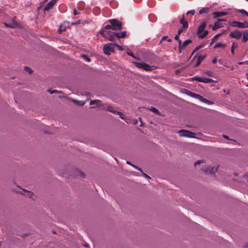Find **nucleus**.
I'll return each instance as SVG.
<instances>
[{
	"mask_svg": "<svg viewBox=\"0 0 248 248\" xmlns=\"http://www.w3.org/2000/svg\"><path fill=\"white\" fill-rule=\"evenodd\" d=\"M237 11L242 15H246L248 16V13L246 10L244 9H239Z\"/></svg>",
	"mask_w": 248,
	"mask_h": 248,
	"instance_id": "nucleus-29",
	"label": "nucleus"
},
{
	"mask_svg": "<svg viewBox=\"0 0 248 248\" xmlns=\"http://www.w3.org/2000/svg\"><path fill=\"white\" fill-rule=\"evenodd\" d=\"M213 81H214V80L212 79V78H203L202 82L209 83V82H213Z\"/></svg>",
	"mask_w": 248,
	"mask_h": 248,
	"instance_id": "nucleus-27",
	"label": "nucleus"
},
{
	"mask_svg": "<svg viewBox=\"0 0 248 248\" xmlns=\"http://www.w3.org/2000/svg\"><path fill=\"white\" fill-rule=\"evenodd\" d=\"M248 40V31H245L243 33V36L242 38V41L246 42Z\"/></svg>",
	"mask_w": 248,
	"mask_h": 248,
	"instance_id": "nucleus-24",
	"label": "nucleus"
},
{
	"mask_svg": "<svg viewBox=\"0 0 248 248\" xmlns=\"http://www.w3.org/2000/svg\"><path fill=\"white\" fill-rule=\"evenodd\" d=\"M3 24L4 25V26L7 28H10V25H9V24L8 23H7L6 22H4L3 23Z\"/></svg>",
	"mask_w": 248,
	"mask_h": 248,
	"instance_id": "nucleus-48",
	"label": "nucleus"
},
{
	"mask_svg": "<svg viewBox=\"0 0 248 248\" xmlns=\"http://www.w3.org/2000/svg\"><path fill=\"white\" fill-rule=\"evenodd\" d=\"M186 93L187 95H188L193 98L199 99V100H200L202 102H204L205 103L208 104L209 105H212L214 104V102L209 101V100H207V99L204 98L202 95H201L199 94H197L196 93H193L191 91H187V90Z\"/></svg>",
	"mask_w": 248,
	"mask_h": 248,
	"instance_id": "nucleus-3",
	"label": "nucleus"
},
{
	"mask_svg": "<svg viewBox=\"0 0 248 248\" xmlns=\"http://www.w3.org/2000/svg\"><path fill=\"white\" fill-rule=\"evenodd\" d=\"M132 166L134 168H135L136 170L142 172V170L139 167H138V166H135L133 164L132 165Z\"/></svg>",
	"mask_w": 248,
	"mask_h": 248,
	"instance_id": "nucleus-40",
	"label": "nucleus"
},
{
	"mask_svg": "<svg viewBox=\"0 0 248 248\" xmlns=\"http://www.w3.org/2000/svg\"><path fill=\"white\" fill-rule=\"evenodd\" d=\"M127 54L129 55V56H130L134 58H136L135 55H134V54L131 51H128L127 52Z\"/></svg>",
	"mask_w": 248,
	"mask_h": 248,
	"instance_id": "nucleus-39",
	"label": "nucleus"
},
{
	"mask_svg": "<svg viewBox=\"0 0 248 248\" xmlns=\"http://www.w3.org/2000/svg\"><path fill=\"white\" fill-rule=\"evenodd\" d=\"M179 35H176L174 37V39L175 40L178 41V42H179V41H181V40L179 39Z\"/></svg>",
	"mask_w": 248,
	"mask_h": 248,
	"instance_id": "nucleus-44",
	"label": "nucleus"
},
{
	"mask_svg": "<svg viewBox=\"0 0 248 248\" xmlns=\"http://www.w3.org/2000/svg\"><path fill=\"white\" fill-rule=\"evenodd\" d=\"M134 65H135L137 67L142 69L146 71H151L154 69V66H150L149 64H147L145 62H133Z\"/></svg>",
	"mask_w": 248,
	"mask_h": 248,
	"instance_id": "nucleus-5",
	"label": "nucleus"
},
{
	"mask_svg": "<svg viewBox=\"0 0 248 248\" xmlns=\"http://www.w3.org/2000/svg\"><path fill=\"white\" fill-rule=\"evenodd\" d=\"M108 30H113V27L111 24L110 25H107L104 27V30L107 31Z\"/></svg>",
	"mask_w": 248,
	"mask_h": 248,
	"instance_id": "nucleus-31",
	"label": "nucleus"
},
{
	"mask_svg": "<svg viewBox=\"0 0 248 248\" xmlns=\"http://www.w3.org/2000/svg\"><path fill=\"white\" fill-rule=\"evenodd\" d=\"M100 33L104 38L110 41H114L116 39V33L111 31L103 30Z\"/></svg>",
	"mask_w": 248,
	"mask_h": 248,
	"instance_id": "nucleus-4",
	"label": "nucleus"
},
{
	"mask_svg": "<svg viewBox=\"0 0 248 248\" xmlns=\"http://www.w3.org/2000/svg\"><path fill=\"white\" fill-rule=\"evenodd\" d=\"M203 78L199 77H195L193 78L192 80H196L199 82H203Z\"/></svg>",
	"mask_w": 248,
	"mask_h": 248,
	"instance_id": "nucleus-28",
	"label": "nucleus"
},
{
	"mask_svg": "<svg viewBox=\"0 0 248 248\" xmlns=\"http://www.w3.org/2000/svg\"><path fill=\"white\" fill-rule=\"evenodd\" d=\"M183 31V29H180L178 31V32H177V34L178 35H180V34L182 33V32Z\"/></svg>",
	"mask_w": 248,
	"mask_h": 248,
	"instance_id": "nucleus-46",
	"label": "nucleus"
},
{
	"mask_svg": "<svg viewBox=\"0 0 248 248\" xmlns=\"http://www.w3.org/2000/svg\"><path fill=\"white\" fill-rule=\"evenodd\" d=\"M202 47V46H198L194 50L193 52H195L196 51H197V50L199 49L200 48H201V47Z\"/></svg>",
	"mask_w": 248,
	"mask_h": 248,
	"instance_id": "nucleus-47",
	"label": "nucleus"
},
{
	"mask_svg": "<svg viewBox=\"0 0 248 248\" xmlns=\"http://www.w3.org/2000/svg\"><path fill=\"white\" fill-rule=\"evenodd\" d=\"M104 52L106 55H110V52H114V43H108L104 46Z\"/></svg>",
	"mask_w": 248,
	"mask_h": 248,
	"instance_id": "nucleus-7",
	"label": "nucleus"
},
{
	"mask_svg": "<svg viewBox=\"0 0 248 248\" xmlns=\"http://www.w3.org/2000/svg\"><path fill=\"white\" fill-rule=\"evenodd\" d=\"M237 46V45H236L235 47H236ZM234 47H235V44H232V47H231V52L232 54H234Z\"/></svg>",
	"mask_w": 248,
	"mask_h": 248,
	"instance_id": "nucleus-33",
	"label": "nucleus"
},
{
	"mask_svg": "<svg viewBox=\"0 0 248 248\" xmlns=\"http://www.w3.org/2000/svg\"><path fill=\"white\" fill-rule=\"evenodd\" d=\"M242 35V33L238 31H232L230 34V37L231 38H235L236 39H238L241 37Z\"/></svg>",
	"mask_w": 248,
	"mask_h": 248,
	"instance_id": "nucleus-13",
	"label": "nucleus"
},
{
	"mask_svg": "<svg viewBox=\"0 0 248 248\" xmlns=\"http://www.w3.org/2000/svg\"><path fill=\"white\" fill-rule=\"evenodd\" d=\"M180 23L182 24L183 28H187L188 26V22L185 20L184 15H183L182 18L180 19Z\"/></svg>",
	"mask_w": 248,
	"mask_h": 248,
	"instance_id": "nucleus-17",
	"label": "nucleus"
},
{
	"mask_svg": "<svg viewBox=\"0 0 248 248\" xmlns=\"http://www.w3.org/2000/svg\"><path fill=\"white\" fill-rule=\"evenodd\" d=\"M152 112L155 113H157L158 112V110L157 108H154V107H151V108L150 109Z\"/></svg>",
	"mask_w": 248,
	"mask_h": 248,
	"instance_id": "nucleus-35",
	"label": "nucleus"
},
{
	"mask_svg": "<svg viewBox=\"0 0 248 248\" xmlns=\"http://www.w3.org/2000/svg\"><path fill=\"white\" fill-rule=\"evenodd\" d=\"M226 20L224 18L218 19L217 20L215 23L214 26L212 27V30L215 31L217 29L223 27L224 24L223 22L226 21Z\"/></svg>",
	"mask_w": 248,
	"mask_h": 248,
	"instance_id": "nucleus-9",
	"label": "nucleus"
},
{
	"mask_svg": "<svg viewBox=\"0 0 248 248\" xmlns=\"http://www.w3.org/2000/svg\"><path fill=\"white\" fill-rule=\"evenodd\" d=\"M57 1V0H51L44 7V11L45 12L47 11H49L50 9H52L54 6V5L56 4Z\"/></svg>",
	"mask_w": 248,
	"mask_h": 248,
	"instance_id": "nucleus-12",
	"label": "nucleus"
},
{
	"mask_svg": "<svg viewBox=\"0 0 248 248\" xmlns=\"http://www.w3.org/2000/svg\"><path fill=\"white\" fill-rule=\"evenodd\" d=\"M81 57L88 62H91V59L85 54L81 55Z\"/></svg>",
	"mask_w": 248,
	"mask_h": 248,
	"instance_id": "nucleus-30",
	"label": "nucleus"
},
{
	"mask_svg": "<svg viewBox=\"0 0 248 248\" xmlns=\"http://www.w3.org/2000/svg\"><path fill=\"white\" fill-rule=\"evenodd\" d=\"M202 163V161H200V160H198L197 162H196L195 163V165L196 166V165H198V164H200V163Z\"/></svg>",
	"mask_w": 248,
	"mask_h": 248,
	"instance_id": "nucleus-49",
	"label": "nucleus"
},
{
	"mask_svg": "<svg viewBox=\"0 0 248 248\" xmlns=\"http://www.w3.org/2000/svg\"><path fill=\"white\" fill-rule=\"evenodd\" d=\"M15 17H14L11 23H9V25H10V28H16L18 26V24L16 21L15 20Z\"/></svg>",
	"mask_w": 248,
	"mask_h": 248,
	"instance_id": "nucleus-19",
	"label": "nucleus"
},
{
	"mask_svg": "<svg viewBox=\"0 0 248 248\" xmlns=\"http://www.w3.org/2000/svg\"><path fill=\"white\" fill-rule=\"evenodd\" d=\"M206 24L205 22H202L198 27L197 35L200 38L203 39L208 34V31H204Z\"/></svg>",
	"mask_w": 248,
	"mask_h": 248,
	"instance_id": "nucleus-1",
	"label": "nucleus"
},
{
	"mask_svg": "<svg viewBox=\"0 0 248 248\" xmlns=\"http://www.w3.org/2000/svg\"><path fill=\"white\" fill-rule=\"evenodd\" d=\"M66 30V28L65 27H63L62 25H61L59 27V30H58L57 32L61 34L62 33V32L65 31Z\"/></svg>",
	"mask_w": 248,
	"mask_h": 248,
	"instance_id": "nucleus-25",
	"label": "nucleus"
},
{
	"mask_svg": "<svg viewBox=\"0 0 248 248\" xmlns=\"http://www.w3.org/2000/svg\"><path fill=\"white\" fill-rule=\"evenodd\" d=\"M24 191V193L23 194L27 197H28L29 198H32L33 196V193L32 192L28 191V190H23Z\"/></svg>",
	"mask_w": 248,
	"mask_h": 248,
	"instance_id": "nucleus-20",
	"label": "nucleus"
},
{
	"mask_svg": "<svg viewBox=\"0 0 248 248\" xmlns=\"http://www.w3.org/2000/svg\"><path fill=\"white\" fill-rule=\"evenodd\" d=\"M248 64V61L238 62V64H239V65Z\"/></svg>",
	"mask_w": 248,
	"mask_h": 248,
	"instance_id": "nucleus-41",
	"label": "nucleus"
},
{
	"mask_svg": "<svg viewBox=\"0 0 248 248\" xmlns=\"http://www.w3.org/2000/svg\"><path fill=\"white\" fill-rule=\"evenodd\" d=\"M171 41V39H168V42H170Z\"/></svg>",
	"mask_w": 248,
	"mask_h": 248,
	"instance_id": "nucleus-58",
	"label": "nucleus"
},
{
	"mask_svg": "<svg viewBox=\"0 0 248 248\" xmlns=\"http://www.w3.org/2000/svg\"><path fill=\"white\" fill-rule=\"evenodd\" d=\"M78 172L81 177H83L84 176V174L82 173V172H81L80 171H78Z\"/></svg>",
	"mask_w": 248,
	"mask_h": 248,
	"instance_id": "nucleus-52",
	"label": "nucleus"
},
{
	"mask_svg": "<svg viewBox=\"0 0 248 248\" xmlns=\"http://www.w3.org/2000/svg\"><path fill=\"white\" fill-rule=\"evenodd\" d=\"M48 92L51 94H53L54 93H60V92L59 91L55 90L53 91H51V90H48Z\"/></svg>",
	"mask_w": 248,
	"mask_h": 248,
	"instance_id": "nucleus-36",
	"label": "nucleus"
},
{
	"mask_svg": "<svg viewBox=\"0 0 248 248\" xmlns=\"http://www.w3.org/2000/svg\"><path fill=\"white\" fill-rule=\"evenodd\" d=\"M79 13L78 12L76 9H74V15H79Z\"/></svg>",
	"mask_w": 248,
	"mask_h": 248,
	"instance_id": "nucleus-45",
	"label": "nucleus"
},
{
	"mask_svg": "<svg viewBox=\"0 0 248 248\" xmlns=\"http://www.w3.org/2000/svg\"><path fill=\"white\" fill-rule=\"evenodd\" d=\"M186 93L187 95H188L193 98L199 99V100H200L202 102H204L205 103L208 104L209 105H212L214 104V102L209 101V100H207V99L204 98L202 95H201L199 94H197L196 93H193L191 91H187V90Z\"/></svg>",
	"mask_w": 248,
	"mask_h": 248,
	"instance_id": "nucleus-2",
	"label": "nucleus"
},
{
	"mask_svg": "<svg viewBox=\"0 0 248 248\" xmlns=\"http://www.w3.org/2000/svg\"><path fill=\"white\" fill-rule=\"evenodd\" d=\"M225 46H226V44H224L221 43H219L216 44L214 47L215 48H217V47L225 48Z\"/></svg>",
	"mask_w": 248,
	"mask_h": 248,
	"instance_id": "nucleus-26",
	"label": "nucleus"
},
{
	"mask_svg": "<svg viewBox=\"0 0 248 248\" xmlns=\"http://www.w3.org/2000/svg\"><path fill=\"white\" fill-rule=\"evenodd\" d=\"M84 246H85V247H89V245H88V244H85V245H84Z\"/></svg>",
	"mask_w": 248,
	"mask_h": 248,
	"instance_id": "nucleus-57",
	"label": "nucleus"
},
{
	"mask_svg": "<svg viewBox=\"0 0 248 248\" xmlns=\"http://www.w3.org/2000/svg\"><path fill=\"white\" fill-rule=\"evenodd\" d=\"M143 175L145 177H146V178H151V177H150L149 176H148L147 174H145V173H143Z\"/></svg>",
	"mask_w": 248,
	"mask_h": 248,
	"instance_id": "nucleus-50",
	"label": "nucleus"
},
{
	"mask_svg": "<svg viewBox=\"0 0 248 248\" xmlns=\"http://www.w3.org/2000/svg\"><path fill=\"white\" fill-rule=\"evenodd\" d=\"M217 62V58H214V59H213V60H212V62H213V63H214V64H215V63H216Z\"/></svg>",
	"mask_w": 248,
	"mask_h": 248,
	"instance_id": "nucleus-51",
	"label": "nucleus"
},
{
	"mask_svg": "<svg viewBox=\"0 0 248 248\" xmlns=\"http://www.w3.org/2000/svg\"><path fill=\"white\" fill-rule=\"evenodd\" d=\"M206 57L205 55H200L198 57L196 64L194 65V67H198L201 63L202 61Z\"/></svg>",
	"mask_w": 248,
	"mask_h": 248,
	"instance_id": "nucleus-16",
	"label": "nucleus"
},
{
	"mask_svg": "<svg viewBox=\"0 0 248 248\" xmlns=\"http://www.w3.org/2000/svg\"><path fill=\"white\" fill-rule=\"evenodd\" d=\"M227 14L228 13L225 12H214L212 13L214 18L224 16Z\"/></svg>",
	"mask_w": 248,
	"mask_h": 248,
	"instance_id": "nucleus-14",
	"label": "nucleus"
},
{
	"mask_svg": "<svg viewBox=\"0 0 248 248\" xmlns=\"http://www.w3.org/2000/svg\"><path fill=\"white\" fill-rule=\"evenodd\" d=\"M167 36H163V37L162 38V41L164 40L165 39H166L167 38Z\"/></svg>",
	"mask_w": 248,
	"mask_h": 248,
	"instance_id": "nucleus-54",
	"label": "nucleus"
},
{
	"mask_svg": "<svg viewBox=\"0 0 248 248\" xmlns=\"http://www.w3.org/2000/svg\"><path fill=\"white\" fill-rule=\"evenodd\" d=\"M210 10V8L204 7V8H202L200 10L199 14H207L209 12Z\"/></svg>",
	"mask_w": 248,
	"mask_h": 248,
	"instance_id": "nucleus-21",
	"label": "nucleus"
},
{
	"mask_svg": "<svg viewBox=\"0 0 248 248\" xmlns=\"http://www.w3.org/2000/svg\"><path fill=\"white\" fill-rule=\"evenodd\" d=\"M108 110L110 111V112H111L113 113H117L120 116V118L124 119V117H123V114L121 112H119V111H117L115 110H114V108L111 106H109L108 107Z\"/></svg>",
	"mask_w": 248,
	"mask_h": 248,
	"instance_id": "nucleus-15",
	"label": "nucleus"
},
{
	"mask_svg": "<svg viewBox=\"0 0 248 248\" xmlns=\"http://www.w3.org/2000/svg\"><path fill=\"white\" fill-rule=\"evenodd\" d=\"M222 34H223V33L217 34L216 35H215V36L213 37V40H214V39H215L217 38L218 37L220 36V35H221Z\"/></svg>",
	"mask_w": 248,
	"mask_h": 248,
	"instance_id": "nucleus-42",
	"label": "nucleus"
},
{
	"mask_svg": "<svg viewBox=\"0 0 248 248\" xmlns=\"http://www.w3.org/2000/svg\"><path fill=\"white\" fill-rule=\"evenodd\" d=\"M74 101L76 104H78L79 105H80V106H83L84 105V104H85V103L83 102H79V101H77V100H74Z\"/></svg>",
	"mask_w": 248,
	"mask_h": 248,
	"instance_id": "nucleus-38",
	"label": "nucleus"
},
{
	"mask_svg": "<svg viewBox=\"0 0 248 248\" xmlns=\"http://www.w3.org/2000/svg\"><path fill=\"white\" fill-rule=\"evenodd\" d=\"M108 22L112 25L113 30H120L122 29L123 23L116 19H111Z\"/></svg>",
	"mask_w": 248,
	"mask_h": 248,
	"instance_id": "nucleus-6",
	"label": "nucleus"
},
{
	"mask_svg": "<svg viewBox=\"0 0 248 248\" xmlns=\"http://www.w3.org/2000/svg\"><path fill=\"white\" fill-rule=\"evenodd\" d=\"M115 48H117L119 50L122 51L123 50V47L117 44L114 43Z\"/></svg>",
	"mask_w": 248,
	"mask_h": 248,
	"instance_id": "nucleus-32",
	"label": "nucleus"
},
{
	"mask_svg": "<svg viewBox=\"0 0 248 248\" xmlns=\"http://www.w3.org/2000/svg\"><path fill=\"white\" fill-rule=\"evenodd\" d=\"M202 170L205 172H210V173L211 174H214L215 171H217V169H214V168H212L211 169H210V168H209L208 169H202Z\"/></svg>",
	"mask_w": 248,
	"mask_h": 248,
	"instance_id": "nucleus-22",
	"label": "nucleus"
},
{
	"mask_svg": "<svg viewBox=\"0 0 248 248\" xmlns=\"http://www.w3.org/2000/svg\"><path fill=\"white\" fill-rule=\"evenodd\" d=\"M192 41L190 39L185 41L183 43L181 41H179V52L181 53L182 49H183L186 46L191 43Z\"/></svg>",
	"mask_w": 248,
	"mask_h": 248,
	"instance_id": "nucleus-11",
	"label": "nucleus"
},
{
	"mask_svg": "<svg viewBox=\"0 0 248 248\" xmlns=\"http://www.w3.org/2000/svg\"><path fill=\"white\" fill-rule=\"evenodd\" d=\"M116 38L119 39L121 38H124L126 35V31H124L116 33Z\"/></svg>",
	"mask_w": 248,
	"mask_h": 248,
	"instance_id": "nucleus-18",
	"label": "nucleus"
},
{
	"mask_svg": "<svg viewBox=\"0 0 248 248\" xmlns=\"http://www.w3.org/2000/svg\"><path fill=\"white\" fill-rule=\"evenodd\" d=\"M126 163H127V164H129V165H131V166H132V165H133L132 164H131V163L129 161H126Z\"/></svg>",
	"mask_w": 248,
	"mask_h": 248,
	"instance_id": "nucleus-55",
	"label": "nucleus"
},
{
	"mask_svg": "<svg viewBox=\"0 0 248 248\" xmlns=\"http://www.w3.org/2000/svg\"><path fill=\"white\" fill-rule=\"evenodd\" d=\"M178 133L180 137H186L188 138H194V134L189 131L186 130H181L178 131Z\"/></svg>",
	"mask_w": 248,
	"mask_h": 248,
	"instance_id": "nucleus-10",
	"label": "nucleus"
},
{
	"mask_svg": "<svg viewBox=\"0 0 248 248\" xmlns=\"http://www.w3.org/2000/svg\"><path fill=\"white\" fill-rule=\"evenodd\" d=\"M90 105H96L98 106H101V101L99 100H91L90 103Z\"/></svg>",
	"mask_w": 248,
	"mask_h": 248,
	"instance_id": "nucleus-23",
	"label": "nucleus"
},
{
	"mask_svg": "<svg viewBox=\"0 0 248 248\" xmlns=\"http://www.w3.org/2000/svg\"><path fill=\"white\" fill-rule=\"evenodd\" d=\"M209 73H210V72H209V71H208V72H207L206 73V74L207 75H209Z\"/></svg>",
	"mask_w": 248,
	"mask_h": 248,
	"instance_id": "nucleus-56",
	"label": "nucleus"
},
{
	"mask_svg": "<svg viewBox=\"0 0 248 248\" xmlns=\"http://www.w3.org/2000/svg\"><path fill=\"white\" fill-rule=\"evenodd\" d=\"M223 137L225 139H227V140H228V139H229V137H228L227 136H226V135H223Z\"/></svg>",
	"mask_w": 248,
	"mask_h": 248,
	"instance_id": "nucleus-53",
	"label": "nucleus"
},
{
	"mask_svg": "<svg viewBox=\"0 0 248 248\" xmlns=\"http://www.w3.org/2000/svg\"><path fill=\"white\" fill-rule=\"evenodd\" d=\"M80 21L78 20L77 22H72L71 23V25H78V24H80Z\"/></svg>",
	"mask_w": 248,
	"mask_h": 248,
	"instance_id": "nucleus-43",
	"label": "nucleus"
},
{
	"mask_svg": "<svg viewBox=\"0 0 248 248\" xmlns=\"http://www.w3.org/2000/svg\"><path fill=\"white\" fill-rule=\"evenodd\" d=\"M25 70L29 74H31L33 72L31 68L29 67H25Z\"/></svg>",
	"mask_w": 248,
	"mask_h": 248,
	"instance_id": "nucleus-34",
	"label": "nucleus"
},
{
	"mask_svg": "<svg viewBox=\"0 0 248 248\" xmlns=\"http://www.w3.org/2000/svg\"><path fill=\"white\" fill-rule=\"evenodd\" d=\"M229 24L232 27H236L240 28H248V22L247 21L240 22L236 21H233L229 22Z\"/></svg>",
	"mask_w": 248,
	"mask_h": 248,
	"instance_id": "nucleus-8",
	"label": "nucleus"
},
{
	"mask_svg": "<svg viewBox=\"0 0 248 248\" xmlns=\"http://www.w3.org/2000/svg\"><path fill=\"white\" fill-rule=\"evenodd\" d=\"M195 10H190V11H188L186 13V15H188L189 14H191L192 16H193V15H194L195 14Z\"/></svg>",
	"mask_w": 248,
	"mask_h": 248,
	"instance_id": "nucleus-37",
	"label": "nucleus"
}]
</instances>
